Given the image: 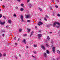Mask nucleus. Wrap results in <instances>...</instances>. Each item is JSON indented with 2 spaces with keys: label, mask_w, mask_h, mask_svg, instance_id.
I'll return each instance as SVG.
<instances>
[{
  "label": "nucleus",
  "mask_w": 60,
  "mask_h": 60,
  "mask_svg": "<svg viewBox=\"0 0 60 60\" xmlns=\"http://www.w3.org/2000/svg\"><path fill=\"white\" fill-rule=\"evenodd\" d=\"M56 47H52V49L53 53H55V49Z\"/></svg>",
  "instance_id": "obj_1"
},
{
  "label": "nucleus",
  "mask_w": 60,
  "mask_h": 60,
  "mask_svg": "<svg viewBox=\"0 0 60 60\" xmlns=\"http://www.w3.org/2000/svg\"><path fill=\"white\" fill-rule=\"evenodd\" d=\"M43 24V23L41 22H38V24L39 26H40V25H42Z\"/></svg>",
  "instance_id": "obj_2"
},
{
  "label": "nucleus",
  "mask_w": 60,
  "mask_h": 60,
  "mask_svg": "<svg viewBox=\"0 0 60 60\" xmlns=\"http://www.w3.org/2000/svg\"><path fill=\"white\" fill-rule=\"evenodd\" d=\"M0 23L1 25H4V24L5 23V22H2V21L1 20H0Z\"/></svg>",
  "instance_id": "obj_3"
},
{
  "label": "nucleus",
  "mask_w": 60,
  "mask_h": 60,
  "mask_svg": "<svg viewBox=\"0 0 60 60\" xmlns=\"http://www.w3.org/2000/svg\"><path fill=\"white\" fill-rule=\"evenodd\" d=\"M56 21L55 23H54L53 24L52 26H54V27H55L56 26Z\"/></svg>",
  "instance_id": "obj_4"
},
{
  "label": "nucleus",
  "mask_w": 60,
  "mask_h": 60,
  "mask_svg": "<svg viewBox=\"0 0 60 60\" xmlns=\"http://www.w3.org/2000/svg\"><path fill=\"white\" fill-rule=\"evenodd\" d=\"M28 5L29 6V8H30L32 6V5L31 4L29 3L28 4Z\"/></svg>",
  "instance_id": "obj_5"
},
{
  "label": "nucleus",
  "mask_w": 60,
  "mask_h": 60,
  "mask_svg": "<svg viewBox=\"0 0 60 60\" xmlns=\"http://www.w3.org/2000/svg\"><path fill=\"white\" fill-rule=\"evenodd\" d=\"M41 48L42 49H43V50H45V47L43 45H41Z\"/></svg>",
  "instance_id": "obj_6"
},
{
  "label": "nucleus",
  "mask_w": 60,
  "mask_h": 60,
  "mask_svg": "<svg viewBox=\"0 0 60 60\" xmlns=\"http://www.w3.org/2000/svg\"><path fill=\"white\" fill-rule=\"evenodd\" d=\"M27 30L28 31L27 32L28 33H29L30 32V30H31V29H29L28 28H27Z\"/></svg>",
  "instance_id": "obj_7"
},
{
  "label": "nucleus",
  "mask_w": 60,
  "mask_h": 60,
  "mask_svg": "<svg viewBox=\"0 0 60 60\" xmlns=\"http://www.w3.org/2000/svg\"><path fill=\"white\" fill-rule=\"evenodd\" d=\"M43 55L45 57V58H46L47 57V54H46V53H43Z\"/></svg>",
  "instance_id": "obj_8"
},
{
  "label": "nucleus",
  "mask_w": 60,
  "mask_h": 60,
  "mask_svg": "<svg viewBox=\"0 0 60 60\" xmlns=\"http://www.w3.org/2000/svg\"><path fill=\"white\" fill-rule=\"evenodd\" d=\"M26 16V18H27V19L28 18H30V15L29 14L28 15Z\"/></svg>",
  "instance_id": "obj_9"
},
{
  "label": "nucleus",
  "mask_w": 60,
  "mask_h": 60,
  "mask_svg": "<svg viewBox=\"0 0 60 60\" xmlns=\"http://www.w3.org/2000/svg\"><path fill=\"white\" fill-rule=\"evenodd\" d=\"M46 53L48 54H49L50 52L48 50H46Z\"/></svg>",
  "instance_id": "obj_10"
},
{
  "label": "nucleus",
  "mask_w": 60,
  "mask_h": 60,
  "mask_svg": "<svg viewBox=\"0 0 60 60\" xmlns=\"http://www.w3.org/2000/svg\"><path fill=\"white\" fill-rule=\"evenodd\" d=\"M38 37H41V36H42V34H38Z\"/></svg>",
  "instance_id": "obj_11"
},
{
  "label": "nucleus",
  "mask_w": 60,
  "mask_h": 60,
  "mask_svg": "<svg viewBox=\"0 0 60 60\" xmlns=\"http://www.w3.org/2000/svg\"><path fill=\"white\" fill-rule=\"evenodd\" d=\"M21 19H23V18H24V17L22 15H21V17H20Z\"/></svg>",
  "instance_id": "obj_12"
},
{
  "label": "nucleus",
  "mask_w": 60,
  "mask_h": 60,
  "mask_svg": "<svg viewBox=\"0 0 60 60\" xmlns=\"http://www.w3.org/2000/svg\"><path fill=\"white\" fill-rule=\"evenodd\" d=\"M34 33V32L33 31H32L31 32V34L30 35V37L31 36H32V35H33V34Z\"/></svg>",
  "instance_id": "obj_13"
},
{
  "label": "nucleus",
  "mask_w": 60,
  "mask_h": 60,
  "mask_svg": "<svg viewBox=\"0 0 60 60\" xmlns=\"http://www.w3.org/2000/svg\"><path fill=\"white\" fill-rule=\"evenodd\" d=\"M26 39H24L22 41V42H24V43H26Z\"/></svg>",
  "instance_id": "obj_14"
},
{
  "label": "nucleus",
  "mask_w": 60,
  "mask_h": 60,
  "mask_svg": "<svg viewBox=\"0 0 60 60\" xmlns=\"http://www.w3.org/2000/svg\"><path fill=\"white\" fill-rule=\"evenodd\" d=\"M8 22L9 24H11V20H8Z\"/></svg>",
  "instance_id": "obj_15"
},
{
  "label": "nucleus",
  "mask_w": 60,
  "mask_h": 60,
  "mask_svg": "<svg viewBox=\"0 0 60 60\" xmlns=\"http://www.w3.org/2000/svg\"><path fill=\"white\" fill-rule=\"evenodd\" d=\"M38 9L39 10H40V11H42V9H41L40 8L38 7Z\"/></svg>",
  "instance_id": "obj_16"
},
{
  "label": "nucleus",
  "mask_w": 60,
  "mask_h": 60,
  "mask_svg": "<svg viewBox=\"0 0 60 60\" xmlns=\"http://www.w3.org/2000/svg\"><path fill=\"white\" fill-rule=\"evenodd\" d=\"M47 40H48L49 41H50V38L49 36H48L47 38Z\"/></svg>",
  "instance_id": "obj_17"
},
{
  "label": "nucleus",
  "mask_w": 60,
  "mask_h": 60,
  "mask_svg": "<svg viewBox=\"0 0 60 60\" xmlns=\"http://www.w3.org/2000/svg\"><path fill=\"white\" fill-rule=\"evenodd\" d=\"M56 24H57V25H59V26H60V23H59V22H56Z\"/></svg>",
  "instance_id": "obj_18"
},
{
  "label": "nucleus",
  "mask_w": 60,
  "mask_h": 60,
  "mask_svg": "<svg viewBox=\"0 0 60 60\" xmlns=\"http://www.w3.org/2000/svg\"><path fill=\"white\" fill-rule=\"evenodd\" d=\"M24 9L23 8H21L20 9V11H24Z\"/></svg>",
  "instance_id": "obj_19"
},
{
  "label": "nucleus",
  "mask_w": 60,
  "mask_h": 60,
  "mask_svg": "<svg viewBox=\"0 0 60 60\" xmlns=\"http://www.w3.org/2000/svg\"><path fill=\"white\" fill-rule=\"evenodd\" d=\"M19 31L20 32L22 31V29L21 28L19 29Z\"/></svg>",
  "instance_id": "obj_20"
},
{
  "label": "nucleus",
  "mask_w": 60,
  "mask_h": 60,
  "mask_svg": "<svg viewBox=\"0 0 60 60\" xmlns=\"http://www.w3.org/2000/svg\"><path fill=\"white\" fill-rule=\"evenodd\" d=\"M53 42H54V41H53V40L52 39L51 41V43H52V44H53Z\"/></svg>",
  "instance_id": "obj_21"
},
{
  "label": "nucleus",
  "mask_w": 60,
  "mask_h": 60,
  "mask_svg": "<svg viewBox=\"0 0 60 60\" xmlns=\"http://www.w3.org/2000/svg\"><path fill=\"white\" fill-rule=\"evenodd\" d=\"M34 47H37V45H35V44H34Z\"/></svg>",
  "instance_id": "obj_22"
},
{
  "label": "nucleus",
  "mask_w": 60,
  "mask_h": 60,
  "mask_svg": "<svg viewBox=\"0 0 60 60\" xmlns=\"http://www.w3.org/2000/svg\"><path fill=\"white\" fill-rule=\"evenodd\" d=\"M6 53H4L3 54L4 56H6Z\"/></svg>",
  "instance_id": "obj_23"
},
{
  "label": "nucleus",
  "mask_w": 60,
  "mask_h": 60,
  "mask_svg": "<svg viewBox=\"0 0 60 60\" xmlns=\"http://www.w3.org/2000/svg\"><path fill=\"white\" fill-rule=\"evenodd\" d=\"M45 16L46 18H49V17L48 15H45Z\"/></svg>",
  "instance_id": "obj_24"
},
{
  "label": "nucleus",
  "mask_w": 60,
  "mask_h": 60,
  "mask_svg": "<svg viewBox=\"0 0 60 60\" xmlns=\"http://www.w3.org/2000/svg\"><path fill=\"white\" fill-rule=\"evenodd\" d=\"M44 19L45 20V21H47V19H46V18H44Z\"/></svg>",
  "instance_id": "obj_25"
},
{
  "label": "nucleus",
  "mask_w": 60,
  "mask_h": 60,
  "mask_svg": "<svg viewBox=\"0 0 60 60\" xmlns=\"http://www.w3.org/2000/svg\"><path fill=\"white\" fill-rule=\"evenodd\" d=\"M2 54L0 52V57H2Z\"/></svg>",
  "instance_id": "obj_26"
},
{
  "label": "nucleus",
  "mask_w": 60,
  "mask_h": 60,
  "mask_svg": "<svg viewBox=\"0 0 60 60\" xmlns=\"http://www.w3.org/2000/svg\"><path fill=\"white\" fill-rule=\"evenodd\" d=\"M53 14L52 15L53 16H55V13H54V12L53 11Z\"/></svg>",
  "instance_id": "obj_27"
},
{
  "label": "nucleus",
  "mask_w": 60,
  "mask_h": 60,
  "mask_svg": "<svg viewBox=\"0 0 60 60\" xmlns=\"http://www.w3.org/2000/svg\"><path fill=\"white\" fill-rule=\"evenodd\" d=\"M57 51L58 52L57 53H58L60 54V51H59V50H58Z\"/></svg>",
  "instance_id": "obj_28"
},
{
  "label": "nucleus",
  "mask_w": 60,
  "mask_h": 60,
  "mask_svg": "<svg viewBox=\"0 0 60 60\" xmlns=\"http://www.w3.org/2000/svg\"><path fill=\"white\" fill-rule=\"evenodd\" d=\"M3 18H4V19H6V18L5 16H3Z\"/></svg>",
  "instance_id": "obj_29"
},
{
  "label": "nucleus",
  "mask_w": 60,
  "mask_h": 60,
  "mask_svg": "<svg viewBox=\"0 0 60 60\" xmlns=\"http://www.w3.org/2000/svg\"><path fill=\"white\" fill-rule=\"evenodd\" d=\"M22 20V21H21V22H24V20H23V19H21Z\"/></svg>",
  "instance_id": "obj_30"
},
{
  "label": "nucleus",
  "mask_w": 60,
  "mask_h": 60,
  "mask_svg": "<svg viewBox=\"0 0 60 60\" xmlns=\"http://www.w3.org/2000/svg\"><path fill=\"white\" fill-rule=\"evenodd\" d=\"M57 16L58 17H60V15L59 14H57Z\"/></svg>",
  "instance_id": "obj_31"
},
{
  "label": "nucleus",
  "mask_w": 60,
  "mask_h": 60,
  "mask_svg": "<svg viewBox=\"0 0 60 60\" xmlns=\"http://www.w3.org/2000/svg\"><path fill=\"white\" fill-rule=\"evenodd\" d=\"M55 7H56V8H58V6L57 5H56Z\"/></svg>",
  "instance_id": "obj_32"
},
{
  "label": "nucleus",
  "mask_w": 60,
  "mask_h": 60,
  "mask_svg": "<svg viewBox=\"0 0 60 60\" xmlns=\"http://www.w3.org/2000/svg\"><path fill=\"white\" fill-rule=\"evenodd\" d=\"M46 46H47V47H49V45H48V44H46Z\"/></svg>",
  "instance_id": "obj_33"
},
{
  "label": "nucleus",
  "mask_w": 60,
  "mask_h": 60,
  "mask_svg": "<svg viewBox=\"0 0 60 60\" xmlns=\"http://www.w3.org/2000/svg\"><path fill=\"white\" fill-rule=\"evenodd\" d=\"M20 41V38H19L18 39V41Z\"/></svg>",
  "instance_id": "obj_34"
},
{
  "label": "nucleus",
  "mask_w": 60,
  "mask_h": 60,
  "mask_svg": "<svg viewBox=\"0 0 60 60\" xmlns=\"http://www.w3.org/2000/svg\"><path fill=\"white\" fill-rule=\"evenodd\" d=\"M15 58H16V59H17V58H18V57H17V56H15Z\"/></svg>",
  "instance_id": "obj_35"
},
{
  "label": "nucleus",
  "mask_w": 60,
  "mask_h": 60,
  "mask_svg": "<svg viewBox=\"0 0 60 60\" xmlns=\"http://www.w3.org/2000/svg\"><path fill=\"white\" fill-rule=\"evenodd\" d=\"M27 21L28 22H30V20H27Z\"/></svg>",
  "instance_id": "obj_36"
},
{
  "label": "nucleus",
  "mask_w": 60,
  "mask_h": 60,
  "mask_svg": "<svg viewBox=\"0 0 60 60\" xmlns=\"http://www.w3.org/2000/svg\"><path fill=\"white\" fill-rule=\"evenodd\" d=\"M14 16L15 17H16V14H14Z\"/></svg>",
  "instance_id": "obj_37"
},
{
  "label": "nucleus",
  "mask_w": 60,
  "mask_h": 60,
  "mask_svg": "<svg viewBox=\"0 0 60 60\" xmlns=\"http://www.w3.org/2000/svg\"><path fill=\"white\" fill-rule=\"evenodd\" d=\"M2 15L1 14H0V18H1V17H2Z\"/></svg>",
  "instance_id": "obj_38"
},
{
  "label": "nucleus",
  "mask_w": 60,
  "mask_h": 60,
  "mask_svg": "<svg viewBox=\"0 0 60 60\" xmlns=\"http://www.w3.org/2000/svg\"><path fill=\"white\" fill-rule=\"evenodd\" d=\"M8 27H9L8 26H6V28H8Z\"/></svg>",
  "instance_id": "obj_39"
},
{
  "label": "nucleus",
  "mask_w": 60,
  "mask_h": 60,
  "mask_svg": "<svg viewBox=\"0 0 60 60\" xmlns=\"http://www.w3.org/2000/svg\"><path fill=\"white\" fill-rule=\"evenodd\" d=\"M56 27L57 28H59V26H56Z\"/></svg>",
  "instance_id": "obj_40"
},
{
  "label": "nucleus",
  "mask_w": 60,
  "mask_h": 60,
  "mask_svg": "<svg viewBox=\"0 0 60 60\" xmlns=\"http://www.w3.org/2000/svg\"><path fill=\"white\" fill-rule=\"evenodd\" d=\"M2 36H3V37H4V34H3L2 35Z\"/></svg>",
  "instance_id": "obj_41"
},
{
  "label": "nucleus",
  "mask_w": 60,
  "mask_h": 60,
  "mask_svg": "<svg viewBox=\"0 0 60 60\" xmlns=\"http://www.w3.org/2000/svg\"><path fill=\"white\" fill-rule=\"evenodd\" d=\"M29 1H30V0H27V3H29Z\"/></svg>",
  "instance_id": "obj_42"
},
{
  "label": "nucleus",
  "mask_w": 60,
  "mask_h": 60,
  "mask_svg": "<svg viewBox=\"0 0 60 60\" xmlns=\"http://www.w3.org/2000/svg\"><path fill=\"white\" fill-rule=\"evenodd\" d=\"M14 40H16V37H14Z\"/></svg>",
  "instance_id": "obj_43"
},
{
  "label": "nucleus",
  "mask_w": 60,
  "mask_h": 60,
  "mask_svg": "<svg viewBox=\"0 0 60 60\" xmlns=\"http://www.w3.org/2000/svg\"><path fill=\"white\" fill-rule=\"evenodd\" d=\"M18 1L19 2H20L21 0H18Z\"/></svg>",
  "instance_id": "obj_44"
},
{
  "label": "nucleus",
  "mask_w": 60,
  "mask_h": 60,
  "mask_svg": "<svg viewBox=\"0 0 60 60\" xmlns=\"http://www.w3.org/2000/svg\"><path fill=\"white\" fill-rule=\"evenodd\" d=\"M23 5H24V4H21V6H23Z\"/></svg>",
  "instance_id": "obj_45"
},
{
  "label": "nucleus",
  "mask_w": 60,
  "mask_h": 60,
  "mask_svg": "<svg viewBox=\"0 0 60 60\" xmlns=\"http://www.w3.org/2000/svg\"><path fill=\"white\" fill-rule=\"evenodd\" d=\"M36 52H34V54H36Z\"/></svg>",
  "instance_id": "obj_46"
},
{
  "label": "nucleus",
  "mask_w": 60,
  "mask_h": 60,
  "mask_svg": "<svg viewBox=\"0 0 60 60\" xmlns=\"http://www.w3.org/2000/svg\"><path fill=\"white\" fill-rule=\"evenodd\" d=\"M52 1L53 3H54V1L53 0H52Z\"/></svg>",
  "instance_id": "obj_47"
},
{
  "label": "nucleus",
  "mask_w": 60,
  "mask_h": 60,
  "mask_svg": "<svg viewBox=\"0 0 60 60\" xmlns=\"http://www.w3.org/2000/svg\"><path fill=\"white\" fill-rule=\"evenodd\" d=\"M56 1L58 2H59V1L58 0H56Z\"/></svg>",
  "instance_id": "obj_48"
},
{
  "label": "nucleus",
  "mask_w": 60,
  "mask_h": 60,
  "mask_svg": "<svg viewBox=\"0 0 60 60\" xmlns=\"http://www.w3.org/2000/svg\"><path fill=\"white\" fill-rule=\"evenodd\" d=\"M27 35V34H24V36H26Z\"/></svg>",
  "instance_id": "obj_49"
},
{
  "label": "nucleus",
  "mask_w": 60,
  "mask_h": 60,
  "mask_svg": "<svg viewBox=\"0 0 60 60\" xmlns=\"http://www.w3.org/2000/svg\"><path fill=\"white\" fill-rule=\"evenodd\" d=\"M17 43H15V45H17Z\"/></svg>",
  "instance_id": "obj_50"
},
{
  "label": "nucleus",
  "mask_w": 60,
  "mask_h": 60,
  "mask_svg": "<svg viewBox=\"0 0 60 60\" xmlns=\"http://www.w3.org/2000/svg\"><path fill=\"white\" fill-rule=\"evenodd\" d=\"M50 8L51 9H52V8H51V7L50 6Z\"/></svg>",
  "instance_id": "obj_51"
},
{
  "label": "nucleus",
  "mask_w": 60,
  "mask_h": 60,
  "mask_svg": "<svg viewBox=\"0 0 60 60\" xmlns=\"http://www.w3.org/2000/svg\"><path fill=\"white\" fill-rule=\"evenodd\" d=\"M15 8H16V9H18V7H16Z\"/></svg>",
  "instance_id": "obj_52"
},
{
  "label": "nucleus",
  "mask_w": 60,
  "mask_h": 60,
  "mask_svg": "<svg viewBox=\"0 0 60 60\" xmlns=\"http://www.w3.org/2000/svg\"><path fill=\"white\" fill-rule=\"evenodd\" d=\"M35 28H37V26H35Z\"/></svg>",
  "instance_id": "obj_53"
},
{
  "label": "nucleus",
  "mask_w": 60,
  "mask_h": 60,
  "mask_svg": "<svg viewBox=\"0 0 60 60\" xmlns=\"http://www.w3.org/2000/svg\"><path fill=\"white\" fill-rule=\"evenodd\" d=\"M26 47L27 48H29V47L28 46H27Z\"/></svg>",
  "instance_id": "obj_54"
},
{
  "label": "nucleus",
  "mask_w": 60,
  "mask_h": 60,
  "mask_svg": "<svg viewBox=\"0 0 60 60\" xmlns=\"http://www.w3.org/2000/svg\"><path fill=\"white\" fill-rule=\"evenodd\" d=\"M52 32H50L49 34H52Z\"/></svg>",
  "instance_id": "obj_55"
},
{
  "label": "nucleus",
  "mask_w": 60,
  "mask_h": 60,
  "mask_svg": "<svg viewBox=\"0 0 60 60\" xmlns=\"http://www.w3.org/2000/svg\"><path fill=\"white\" fill-rule=\"evenodd\" d=\"M3 6L4 7V8H5V6L4 5H3Z\"/></svg>",
  "instance_id": "obj_56"
},
{
  "label": "nucleus",
  "mask_w": 60,
  "mask_h": 60,
  "mask_svg": "<svg viewBox=\"0 0 60 60\" xmlns=\"http://www.w3.org/2000/svg\"><path fill=\"white\" fill-rule=\"evenodd\" d=\"M49 25H47V27H49Z\"/></svg>",
  "instance_id": "obj_57"
},
{
  "label": "nucleus",
  "mask_w": 60,
  "mask_h": 60,
  "mask_svg": "<svg viewBox=\"0 0 60 60\" xmlns=\"http://www.w3.org/2000/svg\"><path fill=\"white\" fill-rule=\"evenodd\" d=\"M19 56H20V57L21 56V55H20V54H19Z\"/></svg>",
  "instance_id": "obj_58"
},
{
  "label": "nucleus",
  "mask_w": 60,
  "mask_h": 60,
  "mask_svg": "<svg viewBox=\"0 0 60 60\" xmlns=\"http://www.w3.org/2000/svg\"><path fill=\"white\" fill-rule=\"evenodd\" d=\"M40 37H39L38 38V39H40Z\"/></svg>",
  "instance_id": "obj_59"
},
{
  "label": "nucleus",
  "mask_w": 60,
  "mask_h": 60,
  "mask_svg": "<svg viewBox=\"0 0 60 60\" xmlns=\"http://www.w3.org/2000/svg\"><path fill=\"white\" fill-rule=\"evenodd\" d=\"M32 57H34V56H32Z\"/></svg>",
  "instance_id": "obj_60"
},
{
  "label": "nucleus",
  "mask_w": 60,
  "mask_h": 60,
  "mask_svg": "<svg viewBox=\"0 0 60 60\" xmlns=\"http://www.w3.org/2000/svg\"><path fill=\"white\" fill-rule=\"evenodd\" d=\"M1 11V9L0 8V11Z\"/></svg>",
  "instance_id": "obj_61"
},
{
  "label": "nucleus",
  "mask_w": 60,
  "mask_h": 60,
  "mask_svg": "<svg viewBox=\"0 0 60 60\" xmlns=\"http://www.w3.org/2000/svg\"><path fill=\"white\" fill-rule=\"evenodd\" d=\"M41 32V30H40L39 31V32Z\"/></svg>",
  "instance_id": "obj_62"
},
{
  "label": "nucleus",
  "mask_w": 60,
  "mask_h": 60,
  "mask_svg": "<svg viewBox=\"0 0 60 60\" xmlns=\"http://www.w3.org/2000/svg\"><path fill=\"white\" fill-rule=\"evenodd\" d=\"M53 60H55V59H54Z\"/></svg>",
  "instance_id": "obj_63"
},
{
  "label": "nucleus",
  "mask_w": 60,
  "mask_h": 60,
  "mask_svg": "<svg viewBox=\"0 0 60 60\" xmlns=\"http://www.w3.org/2000/svg\"><path fill=\"white\" fill-rule=\"evenodd\" d=\"M59 36H60V35H59Z\"/></svg>",
  "instance_id": "obj_64"
}]
</instances>
